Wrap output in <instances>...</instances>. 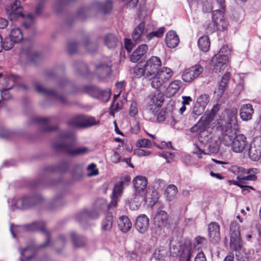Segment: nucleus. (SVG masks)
<instances>
[{
  "label": "nucleus",
  "instance_id": "24",
  "mask_svg": "<svg viewBox=\"0 0 261 261\" xmlns=\"http://www.w3.org/2000/svg\"><path fill=\"white\" fill-rule=\"evenodd\" d=\"M134 187L138 193L143 192L146 188L147 180L145 177L138 176L133 180Z\"/></svg>",
  "mask_w": 261,
  "mask_h": 261
},
{
  "label": "nucleus",
  "instance_id": "11",
  "mask_svg": "<svg viewBox=\"0 0 261 261\" xmlns=\"http://www.w3.org/2000/svg\"><path fill=\"white\" fill-rule=\"evenodd\" d=\"M203 68L199 64L186 69L182 72V79L185 82L190 83L198 77L203 72Z\"/></svg>",
  "mask_w": 261,
  "mask_h": 261
},
{
  "label": "nucleus",
  "instance_id": "43",
  "mask_svg": "<svg viewBox=\"0 0 261 261\" xmlns=\"http://www.w3.org/2000/svg\"><path fill=\"white\" fill-rule=\"evenodd\" d=\"M154 254L158 261H163L167 255V250L164 247H160L155 250Z\"/></svg>",
  "mask_w": 261,
  "mask_h": 261
},
{
  "label": "nucleus",
  "instance_id": "12",
  "mask_svg": "<svg viewBox=\"0 0 261 261\" xmlns=\"http://www.w3.org/2000/svg\"><path fill=\"white\" fill-rule=\"evenodd\" d=\"M6 13L10 21L14 22L22 17V8L19 1H15L6 8Z\"/></svg>",
  "mask_w": 261,
  "mask_h": 261
},
{
  "label": "nucleus",
  "instance_id": "58",
  "mask_svg": "<svg viewBox=\"0 0 261 261\" xmlns=\"http://www.w3.org/2000/svg\"><path fill=\"white\" fill-rule=\"evenodd\" d=\"M160 155L164 158L168 163H170L174 157V154L169 152H163Z\"/></svg>",
  "mask_w": 261,
  "mask_h": 261
},
{
  "label": "nucleus",
  "instance_id": "1",
  "mask_svg": "<svg viewBox=\"0 0 261 261\" xmlns=\"http://www.w3.org/2000/svg\"><path fill=\"white\" fill-rule=\"evenodd\" d=\"M237 108H232L226 111L223 119L218 122L217 128L219 145L220 141L227 146H231L232 150L236 153H246L249 148L247 138L243 134H237L238 129Z\"/></svg>",
  "mask_w": 261,
  "mask_h": 261
},
{
  "label": "nucleus",
  "instance_id": "36",
  "mask_svg": "<svg viewBox=\"0 0 261 261\" xmlns=\"http://www.w3.org/2000/svg\"><path fill=\"white\" fill-rule=\"evenodd\" d=\"M113 223V215L111 213H108L101 222V229L103 231H108L112 229Z\"/></svg>",
  "mask_w": 261,
  "mask_h": 261
},
{
  "label": "nucleus",
  "instance_id": "3",
  "mask_svg": "<svg viewBox=\"0 0 261 261\" xmlns=\"http://www.w3.org/2000/svg\"><path fill=\"white\" fill-rule=\"evenodd\" d=\"M59 140L62 143L56 142L53 145L55 150L63 152L70 156H75L88 153V147L80 146L74 147L76 144V137L72 131H63L60 133Z\"/></svg>",
  "mask_w": 261,
  "mask_h": 261
},
{
  "label": "nucleus",
  "instance_id": "44",
  "mask_svg": "<svg viewBox=\"0 0 261 261\" xmlns=\"http://www.w3.org/2000/svg\"><path fill=\"white\" fill-rule=\"evenodd\" d=\"M209 101V96L206 94H203L198 97L195 103L205 108Z\"/></svg>",
  "mask_w": 261,
  "mask_h": 261
},
{
  "label": "nucleus",
  "instance_id": "31",
  "mask_svg": "<svg viewBox=\"0 0 261 261\" xmlns=\"http://www.w3.org/2000/svg\"><path fill=\"white\" fill-rule=\"evenodd\" d=\"M156 119L159 122L165 121L167 123H169L174 120L172 113L164 109L158 114Z\"/></svg>",
  "mask_w": 261,
  "mask_h": 261
},
{
  "label": "nucleus",
  "instance_id": "10",
  "mask_svg": "<svg viewBox=\"0 0 261 261\" xmlns=\"http://www.w3.org/2000/svg\"><path fill=\"white\" fill-rule=\"evenodd\" d=\"M0 73H1V72H0ZM2 75L0 77V82L3 81L5 86H3V87L0 89V95L3 100H6L11 98V95L9 90L12 89L14 86L15 77L14 75L6 77L5 75H4L3 73H2Z\"/></svg>",
  "mask_w": 261,
  "mask_h": 261
},
{
  "label": "nucleus",
  "instance_id": "39",
  "mask_svg": "<svg viewBox=\"0 0 261 261\" xmlns=\"http://www.w3.org/2000/svg\"><path fill=\"white\" fill-rule=\"evenodd\" d=\"M150 102L155 106H160L164 101V94L159 92L158 94H151L149 96Z\"/></svg>",
  "mask_w": 261,
  "mask_h": 261
},
{
  "label": "nucleus",
  "instance_id": "40",
  "mask_svg": "<svg viewBox=\"0 0 261 261\" xmlns=\"http://www.w3.org/2000/svg\"><path fill=\"white\" fill-rule=\"evenodd\" d=\"M143 197L139 195H135L129 202V206L132 210H137L140 206Z\"/></svg>",
  "mask_w": 261,
  "mask_h": 261
},
{
  "label": "nucleus",
  "instance_id": "60",
  "mask_svg": "<svg viewBox=\"0 0 261 261\" xmlns=\"http://www.w3.org/2000/svg\"><path fill=\"white\" fill-rule=\"evenodd\" d=\"M241 254L240 252L238 253H236V259L238 261H254L253 259H252L251 257L249 256H240Z\"/></svg>",
  "mask_w": 261,
  "mask_h": 261
},
{
  "label": "nucleus",
  "instance_id": "41",
  "mask_svg": "<svg viewBox=\"0 0 261 261\" xmlns=\"http://www.w3.org/2000/svg\"><path fill=\"white\" fill-rule=\"evenodd\" d=\"M229 76L230 74L229 73H226L221 79L218 89V92L221 95L223 94L225 90V88L227 86V82L229 79Z\"/></svg>",
  "mask_w": 261,
  "mask_h": 261
},
{
  "label": "nucleus",
  "instance_id": "9",
  "mask_svg": "<svg viewBox=\"0 0 261 261\" xmlns=\"http://www.w3.org/2000/svg\"><path fill=\"white\" fill-rule=\"evenodd\" d=\"M231 171L236 174H248V175L246 176H243L242 175H238L237 178L242 181L244 180H255L257 178L256 175L259 172V170L257 168H249L246 169L238 166H232Z\"/></svg>",
  "mask_w": 261,
  "mask_h": 261
},
{
  "label": "nucleus",
  "instance_id": "29",
  "mask_svg": "<svg viewBox=\"0 0 261 261\" xmlns=\"http://www.w3.org/2000/svg\"><path fill=\"white\" fill-rule=\"evenodd\" d=\"M249 155L250 158L254 161L259 160L261 156V145L252 146L249 145L248 151H246Z\"/></svg>",
  "mask_w": 261,
  "mask_h": 261
},
{
  "label": "nucleus",
  "instance_id": "20",
  "mask_svg": "<svg viewBox=\"0 0 261 261\" xmlns=\"http://www.w3.org/2000/svg\"><path fill=\"white\" fill-rule=\"evenodd\" d=\"M168 215L164 211H158L154 217V224L160 230L167 225Z\"/></svg>",
  "mask_w": 261,
  "mask_h": 261
},
{
  "label": "nucleus",
  "instance_id": "42",
  "mask_svg": "<svg viewBox=\"0 0 261 261\" xmlns=\"http://www.w3.org/2000/svg\"><path fill=\"white\" fill-rule=\"evenodd\" d=\"M192 256L191 247H185L182 249L180 254V261H190Z\"/></svg>",
  "mask_w": 261,
  "mask_h": 261
},
{
  "label": "nucleus",
  "instance_id": "16",
  "mask_svg": "<svg viewBox=\"0 0 261 261\" xmlns=\"http://www.w3.org/2000/svg\"><path fill=\"white\" fill-rule=\"evenodd\" d=\"M36 247L34 245L27 246L23 249H19L20 256L18 261H36Z\"/></svg>",
  "mask_w": 261,
  "mask_h": 261
},
{
  "label": "nucleus",
  "instance_id": "18",
  "mask_svg": "<svg viewBox=\"0 0 261 261\" xmlns=\"http://www.w3.org/2000/svg\"><path fill=\"white\" fill-rule=\"evenodd\" d=\"M123 190V182H117L114 186L113 194L111 197V201L108 205L109 208L117 206L119 197L121 196Z\"/></svg>",
  "mask_w": 261,
  "mask_h": 261
},
{
  "label": "nucleus",
  "instance_id": "47",
  "mask_svg": "<svg viewBox=\"0 0 261 261\" xmlns=\"http://www.w3.org/2000/svg\"><path fill=\"white\" fill-rule=\"evenodd\" d=\"M15 43H16L13 41V40L11 39L10 37L9 38H6L4 41L2 40V44H0V45L2 46V50L3 49H4L6 50L11 49Z\"/></svg>",
  "mask_w": 261,
  "mask_h": 261
},
{
  "label": "nucleus",
  "instance_id": "33",
  "mask_svg": "<svg viewBox=\"0 0 261 261\" xmlns=\"http://www.w3.org/2000/svg\"><path fill=\"white\" fill-rule=\"evenodd\" d=\"M104 41L105 44L109 48H115L119 43L118 38L113 34H109L106 35L105 37Z\"/></svg>",
  "mask_w": 261,
  "mask_h": 261
},
{
  "label": "nucleus",
  "instance_id": "61",
  "mask_svg": "<svg viewBox=\"0 0 261 261\" xmlns=\"http://www.w3.org/2000/svg\"><path fill=\"white\" fill-rule=\"evenodd\" d=\"M236 231H240L239 226L236 222H232L230 225V234H234Z\"/></svg>",
  "mask_w": 261,
  "mask_h": 261
},
{
  "label": "nucleus",
  "instance_id": "55",
  "mask_svg": "<svg viewBox=\"0 0 261 261\" xmlns=\"http://www.w3.org/2000/svg\"><path fill=\"white\" fill-rule=\"evenodd\" d=\"M79 45L75 42H69L68 44V51L71 54L76 51Z\"/></svg>",
  "mask_w": 261,
  "mask_h": 261
},
{
  "label": "nucleus",
  "instance_id": "64",
  "mask_svg": "<svg viewBox=\"0 0 261 261\" xmlns=\"http://www.w3.org/2000/svg\"><path fill=\"white\" fill-rule=\"evenodd\" d=\"M125 47L128 52H130L132 50L133 45L130 39H125L124 41Z\"/></svg>",
  "mask_w": 261,
  "mask_h": 261
},
{
  "label": "nucleus",
  "instance_id": "5",
  "mask_svg": "<svg viewBox=\"0 0 261 261\" xmlns=\"http://www.w3.org/2000/svg\"><path fill=\"white\" fill-rule=\"evenodd\" d=\"M162 66L160 58L152 56L146 62L138 63L134 69V74L138 78L143 76L148 80H151Z\"/></svg>",
  "mask_w": 261,
  "mask_h": 261
},
{
  "label": "nucleus",
  "instance_id": "14",
  "mask_svg": "<svg viewBox=\"0 0 261 261\" xmlns=\"http://www.w3.org/2000/svg\"><path fill=\"white\" fill-rule=\"evenodd\" d=\"M35 88L36 91L44 96L49 98L54 99L61 102L65 101V98L63 96L57 94L55 91L47 89L39 83L35 84Z\"/></svg>",
  "mask_w": 261,
  "mask_h": 261
},
{
  "label": "nucleus",
  "instance_id": "32",
  "mask_svg": "<svg viewBox=\"0 0 261 261\" xmlns=\"http://www.w3.org/2000/svg\"><path fill=\"white\" fill-rule=\"evenodd\" d=\"M181 86V82L179 80H174L171 82L167 89L168 96H174L179 90Z\"/></svg>",
  "mask_w": 261,
  "mask_h": 261
},
{
  "label": "nucleus",
  "instance_id": "48",
  "mask_svg": "<svg viewBox=\"0 0 261 261\" xmlns=\"http://www.w3.org/2000/svg\"><path fill=\"white\" fill-rule=\"evenodd\" d=\"M70 236L75 246L79 247L85 245L84 241L81 238L77 237L75 232H71Z\"/></svg>",
  "mask_w": 261,
  "mask_h": 261
},
{
  "label": "nucleus",
  "instance_id": "26",
  "mask_svg": "<svg viewBox=\"0 0 261 261\" xmlns=\"http://www.w3.org/2000/svg\"><path fill=\"white\" fill-rule=\"evenodd\" d=\"M236 232L234 234H230V247L232 249L237 251L242 247V242L240 238V232Z\"/></svg>",
  "mask_w": 261,
  "mask_h": 261
},
{
  "label": "nucleus",
  "instance_id": "22",
  "mask_svg": "<svg viewBox=\"0 0 261 261\" xmlns=\"http://www.w3.org/2000/svg\"><path fill=\"white\" fill-rule=\"evenodd\" d=\"M166 43L169 48H174L179 42V39L176 33L172 30L168 31L166 35Z\"/></svg>",
  "mask_w": 261,
  "mask_h": 261
},
{
  "label": "nucleus",
  "instance_id": "51",
  "mask_svg": "<svg viewBox=\"0 0 261 261\" xmlns=\"http://www.w3.org/2000/svg\"><path fill=\"white\" fill-rule=\"evenodd\" d=\"M88 173L87 175L89 177L97 175L98 174V169L96 168L95 164L92 163L87 167Z\"/></svg>",
  "mask_w": 261,
  "mask_h": 261
},
{
  "label": "nucleus",
  "instance_id": "23",
  "mask_svg": "<svg viewBox=\"0 0 261 261\" xmlns=\"http://www.w3.org/2000/svg\"><path fill=\"white\" fill-rule=\"evenodd\" d=\"M148 49L146 44H142L133 51L130 57V61L133 63H137L146 54Z\"/></svg>",
  "mask_w": 261,
  "mask_h": 261
},
{
  "label": "nucleus",
  "instance_id": "27",
  "mask_svg": "<svg viewBox=\"0 0 261 261\" xmlns=\"http://www.w3.org/2000/svg\"><path fill=\"white\" fill-rule=\"evenodd\" d=\"M148 29L145 28V23L142 21L140 22L134 29L133 34L132 38L135 41L139 40L142 35L144 33L147 32Z\"/></svg>",
  "mask_w": 261,
  "mask_h": 261
},
{
  "label": "nucleus",
  "instance_id": "57",
  "mask_svg": "<svg viewBox=\"0 0 261 261\" xmlns=\"http://www.w3.org/2000/svg\"><path fill=\"white\" fill-rule=\"evenodd\" d=\"M34 16L32 14H28L27 15V20L24 22L23 26L25 29H29L33 22Z\"/></svg>",
  "mask_w": 261,
  "mask_h": 261
},
{
  "label": "nucleus",
  "instance_id": "28",
  "mask_svg": "<svg viewBox=\"0 0 261 261\" xmlns=\"http://www.w3.org/2000/svg\"><path fill=\"white\" fill-rule=\"evenodd\" d=\"M118 225L119 229L123 232L128 231L132 227V222L129 218L125 216H122L119 217L118 221Z\"/></svg>",
  "mask_w": 261,
  "mask_h": 261
},
{
  "label": "nucleus",
  "instance_id": "53",
  "mask_svg": "<svg viewBox=\"0 0 261 261\" xmlns=\"http://www.w3.org/2000/svg\"><path fill=\"white\" fill-rule=\"evenodd\" d=\"M138 113V103L135 101H133L129 108V114L130 116L135 117Z\"/></svg>",
  "mask_w": 261,
  "mask_h": 261
},
{
  "label": "nucleus",
  "instance_id": "38",
  "mask_svg": "<svg viewBox=\"0 0 261 261\" xmlns=\"http://www.w3.org/2000/svg\"><path fill=\"white\" fill-rule=\"evenodd\" d=\"M9 37L11 39H12L13 41L15 42L16 43L20 42L23 38L22 33L18 28L12 29Z\"/></svg>",
  "mask_w": 261,
  "mask_h": 261
},
{
  "label": "nucleus",
  "instance_id": "49",
  "mask_svg": "<svg viewBox=\"0 0 261 261\" xmlns=\"http://www.w3.org/2000/svg\"><path fill=\"white\" fill-rule=\"evenodd\" d=\"M205 28L208 33H213L217 30V28L218 25H217L216 23L215 22L214 19L212 18V21L209 22H206L205 24Z\"/></svg>",
  "mask_w": 261,
  "mask_h": 261
},
{
  "label": "nucleus",
  "instance_id": "19",
  "mask_svg": "<svg viewBox=\"0 0 261 261\" xmlns=\"http://www.w3.org/2000/svg\"><path fill=\"white\" fill-rule=\"evenodd\" d=\"M149 226V219L144 214L139 216L136 222V228L141 233H144Z\"/></svg>",
  "mask_w": 261,
  "mask_h": 261
},
{
  "label": "nucleus",
  "instance_id": "7",
  "mask_svg": "<svg viewBox=\"0 0 261 261\" xmlns=\"http://www.w3.org/2000/svg\"><path fill=\"white\" fill-rule=\"evenodd\" d=\"M99 121L92 116L80 115L74 117L68 122V125L75 128L86 127L98 124Z\"/></svg>",
  "mask_w": 261,
  "mask_h": 261
},
{
  "label": "nucleus",
  "instance_id": "15",
  "mask_svg": "<svg viewBox=\"0 0 261 261\" xmlns=\"http://www.w3.org/2000/svg\"><path fill=\"white\" fill-rule=\"evenodd\" d=\"M211 63L213 66V71L215 73H220L224 71L226 67L228 60L226 57H221L216 55L212 59Z\"/></svg>",
  "mask_w": 261,
  "mask_h": 261
},
{
  "label": "nucleus",
  "instance_id": "56",
  "mask_svg": "<svg viewBox=\"0 0 261 261\" xmlns=\"http://www.w3.org/2000/svg\"><path fill=\"white\" fill-rule=\"evenodd\" d=\"M205 108L198 106L197 104H195L193 108V113L196 116H198L201 115L205 110Z\"/></svg>",
  "mask_w": 261,
  "mask_h": 261
},
{
  "label": "nucleus",
  "instance_id": "52",
  "mask_svg": "<svg viewBox=\"0 0 261 261\" xmlns=\"http://www.w3.org/2000/svg\"><path fill=\"white\" fill-rule=\"evenodd\" d=\"M230 52V50L229 46L228 45H224L216 55L221 57H226L227 58V60H228V56Z\"/></svg>",
  "mask_w": 261,
  "mask_h": 261
},
{
  "label": "nucleus",
  "instance_id": "45",
  "mask_svg": "<svg viewBox=\"0 0 261 261\" xmlns=\"http://www.w3.org/2000/svg\"><path fill=\"white\" fill-rule=\"evenodd\" d=\"M164 27H161L157 31L148 33L146 36V38L148 41H150L154 37H162L164 34Z\"/></svg>",
  "mask_w": 261,
  "mask_h": 261
},
{
  "label": "nucleus",
  "instance_id": "46",
  "mask_svg": "<svg viewBox=\"0 0 261 261\" xmlns=\"http://www.w3.org/2000/svg\"><path fill=\"white\" fill-rule=\"evenodd\" d=\"M206 243V240L205 238L200 237L195 238L193 243V246L195 249L199 250L201 249Z\"/></svg>",
  "mask_w": 261,
  "mask_h": 261
},
{
  "label": "nucleus",
  "instance_id": "59",
  "mask_svg": "<svg viewBox=\"0 0 261 261\" xmlns=\"http://www.w3.org/2000/svg\"><path fill=\"white\" fill-rule=\"evenodd\" d=\"M100 95L102 97V100L108 101L111 96V91L110 89L100 91Z\"/></svg>",
  "mask_w": 261,
  "mask_h": 261
},
{
  "label": "nucleus",
  "instance_id": "25",
  "mask_svg": "<svg viewBox=\"0 0 261 261\" xmlns=\"http://www.w3.org/2000/svg\"><path fill=\"white\" fill-rule=\"evenodd\" d=\"M23 229L28 231L39 230L48 236V232L45 228V224L43 221L34 222L27 224L24 226Z\"/></svg>",
  "mask_w": 261,
  "mask_h": 261
},
{
  "label": "nucleus",
  "instance_id": "6",
  "mask_svg": "<svg viewBox=\"0 0 261 261\" xmlns=\"http://www.w3.org/2000/svg\"><path fill=\"white\" fill-rule=\"evenodd\" d=\"M173 72L172 70L167 67L160 68L155 75L151 79V85L152 88L158 89L164 84L168 81L172 76Z\"/></svg>",
  "mask_w": 261,
  "mask_h": 261
},
{
  "label": "nucleus",
  "instance_id": "17",
  "mask_svg": "<svg viewBox=\"0 0 261 261\" xmlns=\"http://www.w3.org/2000/svg\"><path fill=\"white\" fill-rule=\"evenodd\" d=\"M208 236L210 241L217 243L220 240V226L216 222H212L208 225Z\"/></svg>",
  "mask_w": 261,
  "mask_h": 261
},
{
  "label": "nucleus",
  "instance_id": "50",
  "mask_svg": "<svg viewBox=\"0 0 261 261\" xmlns=\"http://www.w3.org/2000/svg\"><path fill=\"white\" fill-rule=\"evenodd\" d=\"M151 141L147 139H142L138 140L136 145L138 147L149 148L151 146Z\"/></svg>",
  "mask_w": 261,
  "mask_h": 261
},
{
  "label": "nucleus",
  "instance_id": "13",
  "mask_svg": "<svg viewBox=\"0 0 261 261\" xmlns=\"http://www.w3.org/2000/svg\"><path fill=\"white\" fill-rule=\"evenodd\" d=\"M35 198L30 196H24L20 199L13 198L11 201L12 203L11 208L14 210L15 208L25 209L31 206L32 202L34 201Z\"/></svg>",
  "mask_w": 261,
  "mask_h": 261
},
{
  "label": "nucleus",
  "instance_id": "30",
  "mask_svg": "<svg viewBox=\"0 0 261 261\" xmlns=\"http://www.w3.org/2000/svg\"><path fill=\"white\" fill-rule=\"evenodd\" d=\"M93 7L98 10H102L104 13H107L112 9V2L110 0H107L105 2L101 3L96 1L93 2Z\"/></svg>",
  "mask_w": 261,
  "mask_h": 261
},
{
  "label": "nucleus",
  "instance_id": "4",
  "mask_svg": "<svg viewBox=\"0 0 261 261\" xmlns=\"http://www.w3.org/2000/svg\"><path fill=\"white\" fill-rule=\"evenodd\" d=\"M204 12L212 11V18L214 19L218 27L217 30L224 31L228 24L224 18L225 0H199Z\"/></svg>",
  "mask_w": 261,
  "mask_h": 261
},
{
  "label": "nucleus",
  "instance_id": "35",
  "mask_svg": "<svg viewBox=\"0 0 261 261\" xmlns=\"http://www.w3.org/2000/svg\"><path fill=\"white\" fill-rule=\"evenodd\" d=\"M198 46L201 51L203 52L207 51L210 47L209 37L206 35L200 37L198 41Z\"/></svg>",
  "mask_w": 261,
  "mask_h": 261
},
{
  "label": "nucleus",
  "instance_id": "34",
  "mask_svg": "<svg viewBox=\"0 0 261 261\" xmlns=\"http://www.w3.org/2000/svg\"><path fill=\"white\" fill-rule=\"evenodd\" d=\"M145 203L150 206H153L158 201V197L155 191H147L143 198Z\"/></svg>",
  "mask_w": 261,
  "mask_h": 261
},
{
  "label": "nucleus",
  "instance_id": "21",
  "mask_svg": "<svg viewBox=\"0 0 261 261\" xmlns=\"http://www.w3.org/2000/svg\"><path fill=\"white\" fill-rule=\"evenodd\" d=\"M253 113L254 110L251 104H243L241 106L240 110V116L242 120L246 121L250 120Z\"/></svg>",
  "mask_w": 261,
  "mask_h": 261
},
{
  "label": "nucleus",
  "instance_id": "63",
  "mask_svg": "<svg viewBox=\"0 0 261 261\" xmlns=\"http://www.w3.org/2000/svg\"><path fill=\"white\" fill-rule=\"evenodd\" d=\"M194 261H207L205 254L203 252H200L197 253L195 257Z\"/></svg>",
  "mask_w": 261,
  "mask_h": 261
},
{
  "label": "nucleus",
  "instance_id": "2",
  "mask_svg": "<svg viewBox=\"0 0 261 261\" xmlns=\"http://www.w3.org/2000/svg\"><path fill=\"white\" fill-rule=\"evenodd\" d=\"M219 104L215 105L210 112L207 111L202 116L199 121L192 127L190 131L192 133H196L198 135V140L200 143L205 147H207L210 153H216L219 149V142L218 136L214 135L210 132V128L208 127L213 120L217 121L216 129L218 126V122L221 119H224V116L227 110L233 108L227 109L225 110L221 116L217 115V113L220 110ZM217 132V130H216Z\"/></svg>",
  "mask_w": 261,
  "mask_h": 261
},
{
  "label": "nucleus",
  "instance_id": "54",
  "mask_svg": "<svg viewBox=\"0 0 261 261\" xmlns=\"http://www.w3.org/2000/svg\"><path fill=\"white\" fill-rule=\"evenodd\" d=\"M27 57L28 60L35 62L40 57V54L31 50L27 53Z\"/></svg>",
  "mask_w": 261,
  "mask_h": 261
},
{
  "label": "nucleus",
  "instance_id": "62",
  "mask_svg": "<svg viewBox=\"0 0 261 261\" xmlns=\"http://www.w3.org/2000/svg\"><path fill=\"white\" fill-rule=\"evenodd\" d=\"M111 161L114 163H118L121 160V156L117 152H114L111 157Z\"/></svg>",
  "mask_w": 261,
  "mask_h": 261
},
{
  "label": "nucleus",
  "instance_id": "8",
  "mask_svg": "<svg viewBox=\"0 0 261 261\" xmlns=\"http://www.w3.org/2000/svg\"><path fill=\"white\" fill-rule=\"evenodd\" d=\"M111 61L108 57L103 58L100 63L95 66V74L100 80L109 76L111 72Z\"/></svg>",
  "mask_w": 261,
  "mask_h": 261
},
{
  "label": "nucleus",
  "instance_id": "37",
  "mask_svg": "<svg viewBox=\"0 0 261 261\" xmlns=\"http://www.w3.org/2000/svg\"><path fill=\"white\" fill-rule=\"evenodd\" d=\"M177 193V188L174 185H170L165 190V195L166 199L170 201L174 199Z\"/></svg>",
  "mask_w": 261,
  "mask_h": 261
}]
</instances>
